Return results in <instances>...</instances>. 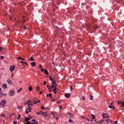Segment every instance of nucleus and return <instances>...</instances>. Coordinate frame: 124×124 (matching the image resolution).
Segmentation results:
<instances>
[{
    "label": "nucleus",
    "mask_w": 124,
    "mask_h": 124,
    "mask_svg": "<svg viewBox=\"0 0 124 124\" xmlns=\"http://www.w3.org/2000/svg\"><path fill=\"white\" fill-rule=\"evenodd\" d=\"M6 103V101L5 100H2L0 102V106L2 107H5Z\"/></svg>",
    "instance_id": "f257e3e1"
},
{
    "label": "nucleus",
    "mask_w": 124,
    "mask_h": 124,
    "mask_svg": "<svg viewBox=\"0 0 124 124\" xmlns=\"http://www.w3.org/2000/svg\"><path fill=\"white\" fill-rule=\"evenodd\" d=\"M65 116L67 118H73L74 117L73 115L69 113H67L66 114Z\"/></svg>",
    "instance_id": "f03ea898"
},
{
    "label": "nucleus",
    "mask_w": 124,
    "mask_h": 124,
    "mask_svg": "<svg viewBox=\"0 0 124 124\" xmlns=\"http://www.w3.org/2000/svg\"><path fill=\"white\" fill-rule=\"evenodd\" d=\"M15 66L14 65H13V66H10L9 70L12 72L15 69Z\"/></svg>",
    "instance_id": "7ed1b4c3"
},
{
    "label": "nucleus",
    "mask_w": 124,
    "mask_h": 124,
    "mask_svg": "<svg viewBox=\"0 0 124 124\" xmlns=\"http://www.w3.org/2000/svg\"><path fill=\"white\" fill-rule=\"evenodd\" d=\"M118 103L122 106H124V102H122L121 100L118 101Z\"/></svg>",
    "instance_id": "20e7f679"
},
{
    "label": "nucleus",
    "mask_w": 124,
    "mask_h": 124,
    "mask_svg": "<svg viewBox=\"0 0 124 124\" xmlns=\"http://www.w3.org/2000/svg\"><path fill=\"white\" fill-rule=\"evenodd\" d=\"M102 116H103V118H104L106 117L109 118V116H108L107 114H106L105 113H103L102 114Z\"/></svg>",
    "instance_id": "39448f33"
},
{
    "label": "nucleus",
    "mask_w": 124,
    "mask_h": 124,
    "mask_svg": "<svg viewBox=\"0 0 124 124\" xmlns=\"http://www.w3.org/2000/svg\"><path fill=\"white\" fill-rule=\"evenodd\" d=\"M15 92L14 90H11L9 93V95L10 96H13Z\"/></svg>",
    "instance_id": "423d86ee"
},
{
    "label": "nucleus",
    "mask_w": 124,
    "mask_h": 124,
    "mask_svg": "<svg viewBox=\"0 0 124 124\" xmlns=\"http://www.w3.org/2000/svg\"><path fill=\"white\" fill-rule=\"evenodd\" d=\"M50 78V80L52 81V83L53 84H55L56 83V82L55 80H53V78H52L51 76H49Z\"/></svg>",
    "instance_id": "0eeeda50"
},
{
    "label": "nucleus",
    "mask_w": 124,
    "mask_h": 124,
    "mask_svg": "<svg viewBox=\"0 0 124 124\" xmlns=\"http://www.w3.org/2000/svg\"><path fill=\"white\" fill-rule=\"evenodd\" d=\"M65 96L67 98H69L70 96V95L69 93H65L64 94Z\"/></svg>",
    "instance_id": "6e6552de"
},
{
    "label": "nucleus",
    "mask_w": 124,
    "mask_h": 124,
    "mask_svg": "<svg viewBox=\"0 0 124 124\" xmlns=\"http://www.w3.org/2000/svg\"><path fill=\"white\" fill-rule=\"evenodd\" d=\"M7 82L9 85H11L12 84V82L9 79H8L7 80Z\"/></svg>",
    "instance_id": "1a4fd4ad"
},
{
    "label": "nucleus",
    "mask_w": 124,
    "mask_h": 124,
    "mask_svg": "<svg viewBox=\"0 0 124 124\" xmlns=\"http://www.w3.org/2000/svg\"><path fill=\"white\" fill-rule=\"evenodd\" d=\"M2 86L4 89L6 88L7 87L6 84H4L2 85Z\"/></svg>",
    "instance_id": "9d476101"
},
{
    "label": "nucleus",
    "mask_w": 124,
    "mask_h": 124,
    "mask_svg": "<svg viewBox=\"0 0 124 124\" xmlns=\"http://www.w3.org/2000/svg\"><path fill=\"white\" fill-rule=\"evenodd\" d=\"M32 66L34 67L36 65V63L34 62H32L31 63Z\"/></svg>",
    "instance_id": "9b49d317"
},
{
    "label": "nucleus",
    "mask_w": 124,
    "mask_h": 124,
    "mask_svg": "<svg viewBox=\"0 0 124 124\" xmlns=\"http://www.w3.org/2000/svg\"><path fill=\"white\" fill-rule=\"evenodd\" d=\"M25 121H29L30 120V119L29 118L27 117H25Z\"/></svg>",
    "instance_id": "f8f14e48"
},
{
    "label": "nucleus",
    "mask_w": 124,
    "mask_h": 124,
    "mask_svg": "<svg viewBox=\"0 0 124 124\" xmlns=\"http://www.w3.org/2000/svg\"><path fill=\"white\" fill-rule=\"evenodd\" d=\"M44 73H45L46 74V75H48V71H47V70L46 69H45V70H44Z\"/></svg>",
    "instance_id": "ddd939ff"
},
{
    "label": "nucleus",
    "mask_w": 124,
    "mask_h": 124,
    "mask_svg": "<svg viewBox=\"0 0 124 124\" xmlns=\"http://www.w3.org/2000/svg\"><path fill=\"white\" fill-rule=\"evenodd\" d=\"M46 112H44L43 113H42V115L43 116H44L45 117L46 116V115L47 114Z\"/></svg>",
    "instance_id": "4468645a"
},
{
    "label": "nucleus",
    "mask_w": 124,
    "mask_h": 124,
    "mask_svg": "<svg viewBox=\"0 0 124 124\" xmlns=\"http://www.w3.org/2000/svg\"><path fill=\"white\" fill-rule=\"evenodd\" d=\"M28 61H31L32 60V61H34V59L33 58V57H31L30 58L28 59Z\"/></svg>",
    "instance_id": "2eb2a0df"
},
{
    "label": "nucleus",
    "mask_w": 124,
    "mask_h": 124,
    "mask_svg": "<svg viewBox=\"0 0 124 124\" xmlns=\"http://www.w3.org/2000/svg\"><path fill=\"white\" fill-rule=\"evenodd\" d=\"M32 89V88L31 87H30L28 88V90L30 92L31 91Z\"/></svg>",
    "instance_id": "dca6fc26"
},
{
    "label": "nucleus",
    "mask_w": 124,
    "mask_h": 124,
    "mask_svg": "<svg viewBox=\"0 0 124 124\" xmlns=\"http://www.w3.org/2000/svg\"><path fill=\"white\" fill-rule=\"evenodd\" d=\"M43 112L42 111H40V112H36V114L38 115H39L41 114Z\"/></svg>",
    "instance_id": "f3484780"
},
{
    "label": "nucleus",
    "mask_w": 124,
    "mask_h": 124,
    "mask_svg": "<svg viewBox=\"0 0 124 124\" xmlns=\"http://www.w3.org/2000/svg\"><path fill=\"white\" fill-rule=\"evenodd\" d=\"M91 116L92 117V118L93 119H95V116H94V115L93 114H91Z\"/></svg>",
    "instance_id": "a211bd4d"
},
{
    "label": "nucleus",
    "mask_w": 124,
    "mask_h": 124,
    "mask_svg": "<svg viewBox=\"0 0 124 124\" xmlns=\"http://www.w3.org/2000/svg\"><path fill=\"white\" fill-rule=\"evenodd\" d=\"M31 123L29 121H27L24 124H31Z\"/></svg>",
    "instance_id": "6ab92c4d"
},
{
    "label": "nucleus",
    "mask_w": 124,
    "mask_h": 124,
    "mask_svg": "<svg viewBox=\"0 0 124 124\" xmlns=\"http://www.w3.org/2000/svg\"><path fill=\"white\" fill-rule=\"evenodd\" d=\"M31 103L32 101L31 100H29L28 101L27 104H31Z\"/></svg>",
    "instance_id": "aec40b11"
},
{
    "label": "nucleus",
    "mask_w": 124,
    "mask_h": 124,
    "mask_svg": "<svg viewBox=\"0 0 124 124\" xmlns=\"http://www.w3.org/2000/svg\"><path fill=\"white\" fill-rule=\"evenodd\" d=\"M90 100H93V98H91V97H93V96L92 95H91V94L90 95Z\"/></svg>",
    "instance_id": "412c9836"
},
{
    "label": "nucleus",
    "mask_w": 124,
    "mask_h": 124,
    "mask_svg": "<svg viewBox=\"0 0 124 124\" xmlns=\"http://www.w3.org/2000/svg\"><path fill=\"white\" fill-rule=\"evenodd\" d=\"M22 89V88H20V90H17V93H19L20 91H21Z\"/></svg>",
    "instance_id": "4be33fe9"
},
{
    "label": "nucleus",
    "mask_w": 124,
    "mask_h": 124,
    "mask_svg": "<svg viewBox=\"0 0 124 124\" xmlns=\"http://www.w3.org/2000/svg\"><path fill=\"white\" fill-rule=\"evenodd\" d=\"M50 88H49V92H52V89Z\"/></svg>",
    "instance_id": "5701e85b"
},
{
    "label": "nucleus",
    "mask_w": 124,
    "mask_h": 124,
    "mask_svg": "<svg viewBox=\"0 0 124 124\" xmlns=\"http://www.w3.org/2000/svg\"><path fill=\"white\" fill-rule=\"evenodd\" d=\"M21 117V115H20V114H18V116L17 118V119L18 120L20 118V117Z\"/></svg>",
    "instance_id": "b1692460"
},
{
    "label": "nucleus",
    "mask_w": 124,
    "mask_h": 124,
    "mask_svg": "<svg viewBox=\"0 0 124 124\" xmlns=\"http://www.w3.org/2000/svg\"><path fill=\"white\" fill-rule=\"evenodd\" d=\"M57 88L56 87H55L54 88V89L53 90V92H54V91H56V90L57 89Z\"/></svg>",
    "instance_id": "393cba45"
},
{
    "label": "nucleus",
    "mask_w": 124,
    "mask_h": 124,
    "mask_svg": "<svg viewBox=\"0 0 124 124\" xmlns=\"http://www.w3.org/2000/svg\"><path fill=\"white\" fill-rule=\"evenodd\" d=\"M81 118H83V119H86L85 118V117H84V116H81Z\"/></svg>",
    "instance_id": "a878e982"
},
{
    "label": "nucleus",
    "mask_w": 124,
    "mask_h": 124,
    "mask_svg": "<svg viewBox=\"0 0 124 124\" xmlns=\"http://www.w3.org/2000/svg\"><path fill=\"white\" fill-rule=\"evenodd\" d=\"M104 121L103 119H102L101 120V121H99V122L101 124L102 122H103Z\"/></svg>",
    "instance_id": "bb28decb"
},
{
    "label": "nucleus",
    "mask_w": 124,
    "mask_h": 124,
    "mask_svg": "<svg viewBox=\"0 0 124 124\" xmlns=\"http://www.w3.org/2000/svg\"><path fill=\"white\" fill-rule=\"evenodd\" d=\"M17 108L18 109H19L22 108V107L21 106H17Z\"/></svg>",
    "instance_id": "cd10ccee"
},
{
    "label": "nucleus",
    "mask_w": 124,
    "mask_h": 124,
    "mask_svg": "<svg viewBox=\"0 0 124 124\" xmlns=\"http://www.w3.org/2000/svg\"><path fill=\"white\" fill-rule=\"evenodd\" d=\"M21 58H22V57H20V56H19V57H17V59L18 60H20V59H21Z\"/></svg>",
    "instance_id": "c85d7f7f"
},
{
    "label": "nucleus",
    "mask_w": 124,
    "mask_h": 124,
    "mask_svg": "<svg viewBox=\"0 0 124 124\" xmlns=\"http://www.w3.org/2000/svg\"><path fill=\"white\" fill-rule=\"evenodd\" d=\"M54 85L53 84H52V86H51V88L52 89H53L54 88Z\"/></svg>",
    "instance_id": "c756f323"
},
{
    "label": "nucleus",
    "mask_w": 124,
    "mask_h": 124,
    "mask_svg": "<svg viewBox=\"0 0 124 124\" xmlns=\"http://www.w3.org/2000/svg\"><path fill=\"white\" fill-rule=\"evenodd\" d=\"M32 121L33 122H35L36 123H38V122L37 121H36L35 119H33L32 120Z\"/></svg>",
    "instance_id": "7c9ffc66"
},
{
    "label": "nucleus",
    "mask_w": 124,
    "mask_h": 124,
    "mask_svg": "<svg viewBox=\"0 0 124 124\" xmlns=\"http://www.w3.org/2000/svg\"><path fill=\"white\" fill-rule=\"evenodd\" d=\"M110 119H109L108 120H107L106 121V123H108V122H110Z\"/></svg>",
    "instance_id": "2f4dec72"
},
{
    "label": "nucleus",
    "mask_w": 124,
    "mask_h": 124,
    "mask_svg": "<svg viewBox=\"0 0 124 124\" xmlns=\"http://www.w3.org/2000/svg\"><path fill=\"white\" fill-rule=\"evenodd\" d=\"M32 103L33 104H36V101H32Z\"/></svg>",
    "instance_id": "473e14b6"
},
{
    "label": "nucleus",
    "mask_w": 124,
    "mask_h": 124,
    "mask_svg": "<svg viewBox=\"0 0 124 124\" xmlns=\"http://www.w3.org/2000/svg\"><path fill=\"white\" fill-rule=\"evenodd\" d=\"M0 58H1L0 60H1L2 59H4V56H0Z\"/></svg>",
    "instance_id": "72a5a7b5"
},
{
    "label": "nucleus",
    "mask_w": 124,
    "mask_h": 124,
    "mask_svg": "<svg viewBox=\"0 0 124 124\" xmlns=\"http://www.w3.org/2000/svg\"><path fill=\"white\" fill-rule=\"evenodd\" d=\"M69 122H71L72 123L73 122V121L71 119H70L69 120Z\"/></svg>",
    "instance_id": "f704fd0d"
},
{
    "label": "nucleus",
    "mask_w": 124,
    "mask_h": 124,
    "mask_svg": "<svg viewBox=\"0 0 124 124\" xmlns=\"http://www.w3.org/2000/svg\"><path fill=\"white\" fill-rule=\"evenodd\" d=\"M52 95V94L51 93H50L49 94H48V97H51Z\"/></svg>",
    "instance_id": "c9c22d12"
},
{
    "label": "nucleus",
    "mask_w": 124,
    "mask_h": 124,
    "mask_svg": "<svg viewBox=\"0 0 124 124\" xmlns=\"http://www.w3.org/2000/svg\"><path fill=\"white\" fill-rule=\"evenodd\" d=\"M41 109H45V108L43 106H41Z\"/></svg>",
    "instance_id": "e433bc0d"
},
{
    "label": "nucleus",
    "mask_w": 124,
    "mask_h": 124,
    "mask_svg": "<svg viewBox=\"0 0 124 124\" xmlns=\"http://www.w3.org/2000/svg\"><path fill=\"white\" fill-rule=\"evenodd\" d=\"M31 109V107H30L28 108H27V110H29V111H30Z\"/></svg>",
    "instance_id": "4c0bfd02"
},
{
    "label": "nucleus",
    "mask_w": 124,
    "mask_h": 124,
    "mask_svg": "<svg viewBox=\"0 0 124 124\" xmlns=\"http://www.w3.org/2000/svg\"><path fill=\"white\" fill-rule=\"evenodd\" d=\"M1 116H3L4 117L5 116V114H1Z\"/></svg>",
    "instance_id": "58836bf2"
},
{
    "label": "nucleus",
    "mask_w": 124,
    "mask_h": 124,
    "mask_svg": "<svg viewBox=\"0 0 124 124\" xmlns=\"http://www.w3.org/2000/svg\"><path fill=\"white\" fill-rule=\"evenodd\" d=\"M46 83V81H45L43 85H45Z\"/></svg>",
    "instance_id": "ea45409f"
},
{
    "label": "nucleus",
    "mask_w": 124,
    "mask_h": 124,
    "mask_svg": "<svg viewBox=\"0 0 124 124\" xmlns=\"http://www.w3.org/2000/svg\"><path fill=\"white\" fill-rule=\"evenodd\" d=\"M82 99L83 100H85V97L84 96H83L82 97Z\"/></svg>",
    "instance_id": "a19ab883"
},
{
    "label": "nucleus",
    "mask_w": 124,
    "mask_h": 124,
    "mask_svg": "<svg viewBox=\"0 0 124 124\" xmlns=\"http://www.w3.org/2000/svg\"><path fill=\"white\" fill-rule=\"evenodd\" d=\"M24 64H25L26 66H27L28 65V64L26 62H24Z\"/></svg>",
    "instance_id": "79ce46f5"
},
{
    "label": "nucleus",
    "mask_w": 124,
    "mask_h": 124,
    "mask_svg": "<svg viewBox=\"0 0 124 124\" xmlns=\"http://www.w3.org/2000/svg\"><path fill=\"white\" fill-rule=\"evenodd\" d=\"M40 102V101L39 100H38L37 101H36V104H37L38 103H39Z\"/></svg>",
    "instance_id": "37998d69"
},
{
    "label": "nucleus",
    "mask_w": 124,
    "mask_h": 124,
    "mask_svg": "<svg viewBox=\"0 0 124 124\" xmlns=\"http://www.w3.org/2000/svg\"><path fill=\"white\" fill-rule=\"evenodd\" d=\"M43 92L41 91L39 93V94H42L43 93Z\"/></svg>",
    "instance_id": "c03bdc74"
},
{
    "label": "nucleus",
    "mask_w": 124,
    "mask_h": 124,
    "mask_svg": "<svg viewBox=\"0 0 124 124\" xmlns=\"http://www.w3.org/2000/svg\"><path fill=\"white\" fill-rule=\"evenodd\" d=\"M27 110H26V114L28 113L30 111H28Z\"/></svg>",
    "instance_id": "a18cd8bd"
},
{
    "label": "nucleus",
    "mask_w": 124,
    "mask_h": 124,
    "mask_svg": "<svg viewBox=\"0 0 124 124\" xmlns=\"http://www.w3.org/2000/svg\"><path fill=\"white\" fill-rule=\"evenodd\" d=\"M2 51V49L1 47L0 46V52L1 51Z\"/></svg>",
    "instance_id": "49530a36"
},
{
    "label": "nucleus",
    "mask_w": 124,
    "mask_h": 124,
    "mask_svg": "<svg viewBox=\"0 0 124 124\" xmlns=\"http://www.w3.org/2000/svg\"><path fill=\"white\" fill-rule=\"evenodd\" d=\"M15 115V113H14V114H11L10 115V117H11V116H12V115Z\"/></svg>",
    "instance_id": "de8ad7c7"
},
{
    "label": "nucleus",
    "mask_w": 124,
    "mask_h": 124,
    "mask_svg": "<svg viewBox=\"0 0 124 124\" xmlns=\"http://www.w3.org/2000/svg\"><path fill=\"white\" fill-rule=\"evenodd\" d=\"M118 123V121H115V124H117Z\"/></svg>",
    "instance_id": "09e8293b"
},
{
    "label": "nucleus",
    "mask_w": 124,
    "mask_h": 124,
    "mask_svg": "<svg viewBox=\"0 0 124 124\" xmlns=\"http://www.w3.org/2000/svg\"><path fill=\"white\" fill-rule=\"evenodd\" d=\"M41 70L42 71H44V70L43 69L41 68Z\"/></svg>",
    "instance_id": "8fccbe9b"
},
{
    "label": "nucleus",
    "mask_w": 124,
    "mask_h": 124,
    "mask_svg": "<svg viewBox=\"0 0 124 124\" xmlns=\"http://www.w3.org/2000/svg\"><path fill=\"white\" fill-rule=\"evenodd\" d=\"M39 86H38V87H37V88L38 90L39 91Z\"/></svg>",
    "instance_id": "3c124183"
},
{
    "label": "nucleus",
    "mask_w": 124,
    "mask_h": 124,
    "mask_svg": "<svg viewBox=\"0 0 124 124\" xmlns=\"http://www.w3.org/2000/svg\"><path fill=\"white\" fill-rule=\"evenodd\" d=\"M23 28L24 29H26V30H27V28H26L24 26L23 27Z\"/></svg>",
    "instance_id": "603ef678"
},
{
    "label": "nucleus",
    "mask_w": 124,
    "mask_h": 124,
    "mask_svg": "<svg viewBox=\"0 0 124 124\" xmlns=\"http://www.w3.org/2000/svg\"><path fill=\"white\" fill-rule=\"evenodd\" d=\"M39 67L40 68H41L42 67L41 65H39Z\"/></svg>",
    "instance_id": "864d4df0"
},
{
    "label": "nucleus",
    "mask_w": 124,
    "mask_h": 124,
    "mask_svg": "<svg viewBox=\"0 0 124 124\" xmlns=\"http://www.w3.org/2000/svg\"><path fill=\"white\" fill-rule=\"evenodd\" d=\"M12 18V16H11L9 18V19L10 20H11Z\"/></svg>",
    "instance_id": "5fc2aeb1"
},
{
    "label": "nucleus",
    "mask_w": 124,
    "mask_h": 124,
    "mask_svg": "<svg viewBox=\"0 0 124 124\" xmlns=\"http://www.w3.org/2000/svg\"><path fill=\"white\" fill-rule=\"evenodd\" d=\"M108 107L110 108H112V107L111 106H110V105H108Z\"/></svg>",
    "instance_id": "6e6d98bb"
},
{
    "label": "nucleus",
    "mask_w": 124,
    "mask_h": 124,
    "mask_svg": "<svg viewBox=\"0 0 124 124\" xmlns=\"http://www.w3.org/2000/svg\"><path fill=\"white\" fill-rule=\"evenodd\" d=\"M21 59L22 60V61H23V60H25V59L24 58H21Z\"/></svg>",
    "instance_id": "4d7b16f0"
},
{
    "label": "nucleus",
    "mask_w": 124,
    "mask_h": 124,
    "mask_svg": "<svg viewBox=\"0 0 124 124\" xmlns=\"http://www.w3.org/2000/svg\"><path fill=\"white\" fill-rule=\"evenodd\" d=\"M13 124H16V122L15 121H14V123H13Z\"/></svg>",
    "instance_id": "13d9d810"
},
{
    "label": "nucleus",
    "mask_w": 124,
    "mask_h": 124,
    "mask_svg": "<svg viewBox=\"0 0 124 124\" xmlns=\"http://www.w3.org/2000/svg\"><path fill=\"white\" fill-rule=\"evenodd\" d=\"M46 86L47 87H48L49 88H51V86H49V85H47Z\"/></svg>",
    "instance_id": "bf43d9fd"
},
{
    "label": "nucleus",
    "mask_w": 124,
    "mask_h": 124,
    "mask_svg": "<svg viewBox=\"0 0 124 124\" xmlns=\"http://www.w3.org/2000/svg\"><path fill=\"white\" fill-rule=\"evenodd\" d=\"M20 62H21L22 63H23V64H24V62H23V61H20Z\"/></svg>",
    "instance_id": "052dcab7"
},
{
    "label": "nucleus",
    "mask_w": 124,
    "mask_h": 124,
    "mask_svg": "<svg viewBox=\"0 0 124 124\" xmlns=\"http://www.w3.org/2000/svg\"><path fill=\"white\" fill-rule=\"evenodd\" d=\"M0 33L1 34H2L3 33V32L1 31H0Z\"/></svg>",
    "instance_id": "680f3d73"
},
{
    "label": "nucleus",
    "mask_w": 124,
    "mask_h": 124,
    "mask_svg": "<svg viewBox=\"0 0 124 124\" xmlns=\"http://www.w3.org/2000/svg\"><path fill=\"white\" fill-rule=\"evenodd\" d=\"M57 84H55V85L54 86V87H56V86H57Z\"/></svg>",
    "instance_id": "e2e57ef3"
},
{
    "label": "nucleus",
    "mask_w": 124,
    "mask_h": 124,
    "mask_svg": "<svg viewBox=\"0 0 124 124\" xmlns=\"http://www.w3.org/2000/svg\"><path fill=\"white\" fill-rule=\"evenodd\" d=\"M70 88L71 89V91H72V87L71 86H70Z\"/></svg>",
    "instance_id": "0e129e2a"
},
{
    "label": "nucleus",
    "mask_w": 124,
    "mask_h": 124,
    "mask_svg": "<svg viewBox=\"0 0 124 124\" xmlns=\"http://www.w3.org/2000/svg\"><path fill=\"white\" fill-rule=\"evenodd\" d=\"M54 94H56V92H57L56 91H54Z\"/></svg>",
    "instance_id": "69168bd1"
},
{
    "label": "nucleus",
    "mask_w": 124,
    "mask_h": 124,
    "mask_svg": "<svg viewBox=\"0 0 124 124\" xmlns=\"http://www.w3.org/2000/svg\"><path fill=\"white\" fill-rule=\"evenodd\" d=\"M11 77H13V74L12 73Z\"/></svg>",
    "instance_id": "338daca9"
},
{
    "label": "nucleus",
    "mask_w": 124,
    "mask_h": 124,
    "mask_svg": "<svg viewBox=\"0 0 124 124\" xmlns=\"http://www.w3.org/2000/svg\"><path fill=\"white\" fill-rule=\"evenodd\" d=\"M31 124H35V123L34 122L32 123H31Z\"/></svg>",
    "instance_id": "774afa93"
}]
</instances>
